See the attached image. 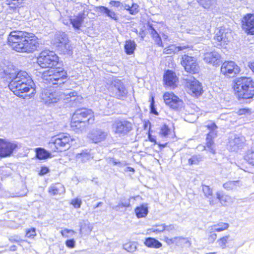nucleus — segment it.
<instances>
[{
	"label": "nucleus",
	"mask_w": 254,
	"mask_h": 254,
	"mask_svg": "<svg viewBox=\"0 0 254 254\" xmlns=\"http://www.w3.org/2000/svg\"><path fill=\"white\" fill-rule=\"evenodd\" d=\"M38 64L42 68L49 67L42 74V78L46 83L55 87L64 84L67 77L66 71L59 65V57L52 51L42 52L37 58Z\"/></svg>",
	"instance_id": "f257e3e1"
},
{
	"label": "nucleus",
	"mask_w": 254,
	"mask_h": 254,
	"mask_svg": "<svg viewBox=\"0 0 254 254\" xmlns=\"http://www.w3.org/2000/svg\"><path fill=\"white\" fill-rule=\"evenodd\" d=\"M7 40L9 46L17 52L32 53L39 46L38 38L35 36L22 31L11 32Z\"/></svg>",
	"instance_id": "f03ea898"
},
{
	"label": "nucleus",
	"mask_w": 254,
	"mask_h": 254,
	"mask_svg": "<svg viewBox=\"0 0 254 254\" xmlns=\"http://www.w3.org/2000/svg\"><path fill=\"white\" fill-rule=\"evenodd\" d=\"M34 83L28 73L25 71L17 72L14 79H11L8 84L9 89L19 97L25 98L23 94L31 91V94L34 93Z\"/></svg>",
	"instance_id": "7ed1b4c3"
},
{
	"label": "nucleus",
	"mask_w": 254,
	"mask_h": 254,
	"mask_svg": "<svg viewBox=\"0 0 254 254\" xmlns=\"http://www.w3.org/2000/svg\"><path fill=\"white\" fill-rule=\"evenodd\" d=\"M234 89L239 100L254 97V81L251 77L241 76L234 80Z\"/></svg>",
	"instance_id": "20e7f679"
},
{
	"label": "nucleus",
	"mask_w": 254,
	"mask_h": 254,
	"mask_svg": "<svg viewBox=\"0 0 254 254\" xmlns=\"http://www.w3.org/2000/svg\"><path fill=\"white\" fill-rule=\"evenodd\" d=\"M73 140L68 134L62 133L53 137L49 142V145L53 151L62 152L68 149Z\"/></svg>",
	"instance_id": "39448f33"
},
{
	"label": "nucleus",
	"mask_w": 254,
	"mask_h": 254,
	"mask_svg": "<svg viewBox=\"0 0 254 254\" xmlns=\"http://www.w3.org/2000/svg\"><path fill=\"white\" fill-rule=\"evenodd\" d=\"M184 83L187 92L191 96L198 97L202 94L203 91L201 83L193 76L184 79Z\"/></svg>",
	"instance_id": "423d86ee"
},
{
	"label": "nucleus",
	"mask_w": 254,
	"mask_h": 254,
	"mask_svg": "<svg viewBox=\"0 0 254 254\" xmlns=\"http://www.w3.org/2000/svg\"><path fill=\"white\" fill-rule=\"evenodd\" d=\"M111 89L114 97L119 99H124L127 97L128 90L124 82L119 79H115L111 83Z\"/></svg>",
	"instance_id": "0eeeda50"
},
{
	"label": "nucleus",
	"mask_w": 254,
	"mask_h": 254,
	"mask_svg": "<svg viewBox=\"0 0 254 254\" xmlns=\"http://www.w3.org/2000/svg\"><path fill=\"white\" fill-rule=\"evenodd\" d=\"M132 129V124L127 120L117 121L113 124V131L120 136L127 135Z\"/></svg>",
	"instance_id": "6e6552de"
},
{
	"label": "nucleus",
	"mask_w": 254,
	"mask_h": 254,
	"mask_svg": "<svg viewBox=\"0 0 254 254\" xmlns=\"http://www.w3.org/2000/svg\"><path fill=\"white\" fill-rule=\"evenodd\" d=\"M181 63L188 72L194 74L199 71V66L193 57L185 55L181 58Z\"/></svg>",
	"instance_id": "1a4fd4ad"
},
{
	"label": "nucleus",
	"mask_w": 254,
	"mask_h": 254,
	"mask_svg": "<svg viewBox=\"0 0 254 254\" xmlns=\"http://www.w3.org/2000/svg\"><path fill=\"white\" fill-rule=\"evenodd\" d=\"M240 71L238 65L233 61H227L223 63L221 67V72L225 76L233 77Z\"/></svg>",
	"instance_id": "9d476101"
},
{
	"label": "nucleus",
	"mask_w": 254,
	"mask_h": 254,
	"mask_svg": "<svg viewBox=\"0 0 254 254\" xmlns=\"http://www.w3.org/2000/svg\"><path fill=\"white\" fill-rule=\"evenodd\" d=\"M231 37V32L230 30L221 27L216 32L215 35L214 37V40L218 42L217 46H224L227 45L230 41Z\"/></svg>",
	"instance_id": "9b49d317"
},
{
	"label": "nucleus",
	"mask_w": 254,
	"mask_h": 254,
	"mask_svg": "<svg viewBox=\"0 0 254 254\" xmlns=\"http://www.w3.org/2000/svg\"><path fill=\"white\" fill-rule=\"evenodd\" d=\"M72 119L86 120L88 124H93L94 121L93 112L91 110L87 109H79L76 110L72 116Z\"/></svg>",
	"instance_id": "f8f14e48"
},
{
	"label": "nucleus",
	"mask_w": 254,
	"mask_h": 254,
	"mask_svg": "<svg viewBox=\"0 0 254 254\" xmlns=\"http://www.w3.org/2000/svg\"><path fill=\"white\" fill-rule=\"evenodd\" d=\"M17 146L14 143L0 139V157L4 158L10 156Z\"/></svg>",
	"instance_id": "ddd939ff"
},
{
	"label": "nucleus",
	"mask_w": 254,
	"mask_h": 254,
	"mask_svg": "<svg viewBox=\"0 0 254 254\" xmlns=\"http://www.w3.org/2000/svg\"><path fill=\"white\" fill-rule=\"evenodd\" d=\"M242 29L248 35H254V14L248 13L242 20Z\"/></svg>",
	"instance_id": "4468645a"
},
{
	"label": "nucleus",
	"mask_w": 254,
	"mask_h": 254,
	"mask_svg": "<svg viewBox=\"0 0 254 254\" xmlns=\"http://www.w3.org/2000/svg\"><path fill=\"white\" fill-rule=\"evenodd\" d=\"M245 141V138L242 136L236 134L231 135L227 145L228 148L231 151H237L243 147Z\"/></svg>",
	"instance_id": "2eb2a0df"
},
{
	"label": "nucleus",
	"mask_w": 254,
	"mask_h": 254,
	"mask_svg": "<svg viewBox=\"0 0 254 254\" xmlns=\"http://www.w3.org/2000/svg\"><path fill=\"white\" fill-rule=\"evenodd\" d=\"M41 99L45 102V104L50 105L52 103L59 101L58 92L53 91L52 89H44L41 95Z\"/></svg>",
	"instance_id": "dca6fc26"
},
{
	"label": "nucleus",
	"mask_w": 254,
	"mask_h": 254,
	"mask_svg": "<svg viewBox=\"0 0 254 254\" xmlns=\"http://www.w3.org/2000/svg\"><path fill=\"white\" fill-rule=\"evenodd\" d=\"M204 62L213 66H219L222 63L220 55L216 51L207 52L203 56Z\"/></svg>",
	"instance_id": "f3484780"
},
{
	"label": "nucleus",
	"mask_w": 254,
	"mask_h": 254,
	"mask_svg": "<svg viewBox=\"0 0 254 254\" xmlns=\"http://www.w3.org/2000/svg\"><path fill=\"white\" fill-rule=\"evenodd\" d=\"M108 133L101 129L93 130L89 134V138L95 143L104 141L107 136Z\"/></svg>",
	"instance_id": "a211bd4d"
},
{
	"label": "nucleus",
	"mask_w": 254,
	"mask_h": 254,
	"mask_svg": "<svg viewBox=\"0 0 254 254\" xmlns=\"http://www.w3.org/2000/svg\"><path fill=\"white\" fill-rule=\"evenodd\" d=\"M216 135L215 130H211L207 134L206 138V149L212 154L215 153L213 138L216 136Z\"/></svg>",
	"instance_id": "6ab92c4d"
},
{
	"label": "nucleus",
	"mask_w": 254,
	"mask_h": 254,
	"mask_svg": "<svg viewBox=\"0 0 254 254\" xmlns=\"http://www.w3.org/2000/svg\"><path fill=\"white\" fill-rule=\"evenodd\" d=\"M163 82L168 87H173L175 85V73L171 70H167L163 75Z\"/></svg>",
	"instance_id": "aec40b11"
},
{
	"label": "nucleus",
	"mask_w": 254,
	"mask_h": 254,
	"mask_svg": "<svg viewBox=\"0 0 254 254\" xmlns=\"http://www.w3.org/2000/svg\"><path fill=\"white\" fill-rule=\"evenodd\" d=\"M89 125L86 120L81 121L79 119H72L71 122V127L76 132L82 131L86 126Z\"/></svg>",
	"instance_id": "412c9836"
},
{
	"label": "nucleus",
	"mask_w": 254,
	"mask_h": 254,
	"mask_svg": "<svg viewBox=\"0 0 254 254\" xmlns=\"http://www.w3.org/2000/svg\"><path fill=\"white\" fill-rule=\"evenodd\" d=\"M84 18V13H79L77 16H74V18L70 19V22L74 29H79L83 22Z\"/></svg>",
	"instance_id": "4be33fe9"
},
{
	"label": "nucleus",
	"mask_w": 254,
	"mask_h": 254,
	"mask_svg": "<svg viewBox=\"0 0 254 254\" xmlns=\"http://www.w3.org/2000/svg\"><path fill=\"white\" fill-rule=\"evenodd\" d=\"M166 105L171 109H175V95L173 92H166L163 96Z\"/></svg>",
	"instance_id": "5701e85b"
},
{
	"label": "nucleus",
	"mask_w": 254,
	"mask_h": 254,
	"mask_svg": "<svg viewBox=\"0 0 254 254\" xmlns=\"http://www.w3.org/2000/svg\"><path fill=\"white\" fill-rule=\"evenodd\" d=\"M98 8L99 9V11L101 13L106 14L107 16L116 21L118 20L119 17L114 11L110 10L108 8L103 6H99Z\"/></svg>",
	"instance_id": "b1692460"
},
{
	"label": "nucleus",
	"mask_w": 254,
	"mask_h": 254,
	"mask_svg": "<svg viewBox=\"0 0 254 254\" xmlns=\"http://www.w3.org/2000/svg\"><path fill=\"white\" fill-rule=\"evenodd\" d=\"M49 192L53 195L61 194L65 192V189L63 185L58 184L51 186L49 188Z\"/></svg>",
	"instance_id": "393cba45"
},
{
	"label": "nucleus",
	"mask_w": 254,
	"mask_h": 254,
	"mask_svg": "<svg viewBox=\"0 0 254 254\" xmlns=\"http://www.w3.org/2000/svg\"><path fill=\"white\" fill-rule=\"evenodd\" d=\"M68 41L66 34L64 32H59L55 36V42L59 48L61 45L67 42Z\"/></svg>",
	"instance_id": "a878e982"
},
{
	"label": "nucleus",
	"mask_w": 254,
	"mask_h": 254,
	"mask_svg": "<svg viewBox=\"0 0 254 254\" xmlns=\"http://www.w3.org/2000/svg\"><path fill=\"white\" fill-rule=\"evenodd\" d=\"M59 100H67L71 97H74L77 96V93L76 91L72 90H65L64 92H58Z\"/></svg>",
	"instance_id": "bb28decb"
},
{
	"label": "nucleus",
	"mask_w": 254,
	"mask_h": 254,
	"mask_svg": "<svg viewBox=\"0 0 254 254\" xmlns=\"http://www.w3.org/2000/svg\"><path fill=\"white\" fill-rule=\"evenodd\" d=\"M176 112H177L181 118L183 117V114H186L184 103L177 96H176Z\"/></svg>",
	"instance_id": "cd10ccee"
},
{
	"label": "nucleus",
	"mask_w": 254,
	"mask_h": 254,
	"mask_svg": "<svg viewBox=\"0 0 254 254\" xmlns=\"http://www.w3.org/2000/svg\"><path fill=\"white\" fill-rule=\"evenodd\" d=\"M144 244L149 248H159L162 246V244L156 239L153 238H146Z\"/></svg>",
	"instance_id": "c85d7f7f"
},
{
	"label": "nucleus",
	"mask_w": 254,
	"mask_h": 254,
	"mask_svg": "<svg viewBox=\"0 0 254 254\" xmlns=\"http://www.w3.org/2000/svg\"><path fill=\"white\" fill-rule=\"evenodd\" d=\"M3 72L6 76L9 78L14 79L16 76V71L13 68V65L9 64L6 66L2 68Z\"/></svg>",
	"instance_id": "c756f323"
},
{
	"label": "nucleus",
	"mask_w": 254,
	"mask_h": 254,
	"mask_svg": "<svg viewBox=\"0 0 254 254\" xmlns=\"http://www.w3.org/2000/svg\"><path fill=\"white\" fill-rule=\"evenodd\" d=\"M136 215L137 218H142L145 217L148 214V207L146 204H142L137 207L135 209Z\"/></svg>",
	"instance_id": "7c9ffc66"
},
{
	"label": "nucleus",
	"mask_w": 254,
	"mask_h": 254,
	"mask_svg": "<svg viewBox=\"0 0 254 254\" xmlns=\"http://www.w3.org/2000/svg\"><path fill=\"white\" fill-rule=\"evenodd\" d=\"M91 158L90 151L88 150H82L81 152L76 154V158L77 160L85 162Z\"/></svg>",
	"instance_id": "2f4dec72"
},
{
	"label": "nucleus",
	"mask_w": 254,
	"mask_h": 254,
	"mask_svg": "<svg viewBox=\"0 0 254 254\" xmlns=\"http://www.w3.org/2000/svg\"><path fill=\"white\" fill-rule=\"evenodd\" d=\"M202 191L204 194V195L208 198L209 200V203L210 205H213L214 204L213 200V193L212 190L208 186L202 185Z\"/></svg>",
	"instance_id": "473e14b6"
},
{
	"label": "nucleus",
	"mask_w": 254,
	"mask_h": 254,
	"mask_svg": "<svg viewBox=\"0 0 254 254\" xmlns=\"http://www.w3.org/2000/svg\"><path fill=\"white\" fill-rule=\"evenodd\" d=\"M50 153L42 148H38L36 149V157L40 159H46L50 157Z\"/></svg>",
	"instance_id": "72a5a7b5"
},
{
	"label": "nucleus",
	"mask_w": 254,
	"mask_h": 254,
	"mask_svg": "<svg viewBox=\"0 0 254 254\" xmlns=\"http://www.w3.org/2000/svg\"><path fill=\"white\" fill-rule=\"evenodd\" d=\"M190 242L187 238L176 237V245L182 248H189L190 246Z\"/></svg>",
	"instance_id": "f704fd0d"
},
{
	"label": "nucleus",
	"mask_w": 254,
	"mask_h": 254,
	"mask_svg": "<svg viewBox=\"0 0 254 254\" xmlns=\"http://www.w3.org/2000/svg\"><path fill=\"white\" fill-rule=\"evenodd\" d=\"M72 47L69 43V41L65 42L59 47V50L63 52L64 54L71 55L72 54Z\"/></svg>",
	"instance_id": "c9c22d12"
},
{
	"label": "nucleus",
	"mask_w": 254,
	"mask_h": 254,
	"mask_svg": "<svg viewBox=\"0 0 254 254\" xmlns=\"http://www.w3.org/2000/svg\"><path fill=\"white\" fill-rule=\"evenodd\" d=\"M229 227V224L228 223L219 222L211 226V230L212 231H215L216 232H221L227 230Z\"/></svg>",
	"instance_id": "e433bc0d"
},
{
	"label": "nucleus",
	"mask_w": 254,
	"mask_h": 254,
	"mask_svg": "<svg viewBox=\"0 0 254 254\" xmlns=\"http://www.w3.org/2000/svg\"><path fill=\"white\" fill-rule=\"evenodd\" d=\"M135 47L136 44L133 41H127L125 45V49L126 53L127 55L132 54L134 52Z\"/></svg>",
	"instance_id": "4c0bfd02"
},
{
	"label": "nucleus",
	"mask_w": 254,
	"mask_h": 254,
	"mask_svg": "<svg viewBox=\"0 0 254 254\" xmlns=\"http://www.w3.org/2000/svg\"><path fill=\"white\" fill-rule=\"evenodd\" d=\"M200 5L205 9H210L216 3V0H196Z\"/></svg>",
	"instance_id": "58836bf2"
},
{
	"label": "nucleus",
	"mask_w": 254,
	"mask_h": 254,
	"mask_svg": "<svg viewBox=\"0 0 254 254\" xmlns=\"http://www.w3.org/2000/svg\"><path fill=\"white\" fill-rule=\"evenodd\" d=\"M245 159L249 164L254 166V146L247 151L245 156Z\"/></svg>",
	"instance_id": "ea45409f"
},
{
	"label": "nucleus",
	"mask_w": 254,
	"mask_h": 254,
	"mask_svg": "<svg viewBox=\"0 0 254 254\" xmlns=\"http://www.w3.org/2000/svg\"><path fill=\"white\" fill-rule=\"evenodd\" d=\"M124 9L128 10L130 14H135L138 12V5L136 3H131V6L129 4L125 3Z\"/></svg>",
	"instance_id": "a19ab883"
},
{
	"label": "nucleus",
	"mask_w": 254,
	"mask_h": 254,
	"mask_svg": "<svg viewBox=\"0 0 254 254\" xmlns=\"http://www.w3.org/2000/svg\"><path fill=\"white\" fill-rule=\"evenodd\" d=\"M216 198L219 200L223 205H226V202L230 199V197L228 195L225 194L222 191L217 192Z\"/></svg>",
	"instance_id": "79ce46f5"
},
{
	"label": "nucleus",
	"mask_w": 254,
	"mask_h": 254,
	"mask_svg": "<svg viewBox=\"0 0 254 254\" xmlns=\"http://www.w3.org/2000/svg\"><path fill=\"white\" fill-rule=\"evenodd\" d=\"M93 227L89 223L83 222L80 225V233L82 234L84 233L86 234H89L92 231Z\"/></svg>",
	"instance_id": "37998d69"
},
{
	"label": "nucleus",
	"mask_w": 254,
	"mask_h": 254,
	"mask_svg": "<svg viewBox=\"0 0 254 254\" xmlns=\"http://www.w3.org/2000/svg\"><path fill=\"white\" fill-rule=\"evenodd\" d=\"M124 249L130 253H133L136 250V243L134 242H129L123 245Z\"/></svg>",
	"instance_id": "c03bdc74"
},
{
	"label": "nucleus",
	"mask_w": 254,
	"mask_h": 254,
	"mask_svg": "<svg viewBox=\"0 0 254 254\" xmlns=\"http://www.w3.org/2000/svg\"><path fill=\"white\" fill-rule=\"evenodd\" d=\"M239 181H228L224 183L223 187L227 190H231L236 189L237 187L239 185Z\"/></svg>",
	"instance_id": "a18cd8bd"
},
{
	"label": "nucleus",
	"mask_w": 254,
	"mask_h": 254,
	"mask_svg": "<svg viewBox=\"0 0 254 254\" xmlns=\"http://www.w3.org/2000/svg\"><path fill=\"white\" fill-rule=\"evenodd\" d=\"M202 160V156L200 154L194 155L189 159L190 165H196Z\"/></svg>",
	"instance_id": "49530a36"
},
{
	"label": "nucleus",
	"mask_w": 254,
	"mask_h": 254,
	"mask_svg": "<svg viewBox=\"0 0 254 254\" xmlns=\"http://www.w3.org/2000/svg\"><path fill=\"white\" fill-rule=\"evenodd\" d=\"M76 232L71 229H64L61 231V235L65 238H69L75 234Z\"/></svg>",
	"instance_id": "de8ad7c7"
},
{
	"label": "nucleus",
	"mask_w": 254,
	"mask_h": 254,
	"mask_svg": "<svg viewBox=\"0 0 254 254\" xmlns=\"http://www.w3.org/2000/svg\"><path fill=\"white\" fill-rule=\"evenodd\" d=\"M229 236H226L221 238L217 240V243L219 246L222 249L226 248V244L227 243Z\"/></svg>",
	"instance_id": "09e8293b"
},
{
	"label": "nucleus",
	"mask_w": 254,
	"mask_h": 254,
	"mask_svg": "<svg viewBox=\"0 0 254 254\" xmlns=\"http://www.w3.org/2000/svg\"><path fill=\"white\" fill-rule=\"evenodd\" d=\"M165 230V226L164 225H160L156 226L153 227L151 229H149L150 232H153L155 234H158Z\"/></svg>",
	"instance_id": "8fccbe9b"
},
{
	"label": "nucleus",
	"mask_w": 254,
	"mask_h": 254,
	"mask_svg": "<svg viewBox=\"0 0 254 254\" xmlns=\"http://www.w3.org/2000/svg\"><path fill=\"white\" fill-rule=\"evenodd\" d=\"M170 133V129L166 125H164L161 127L159 132L160 135L162 136L166 137Z\"/></svg>",
	"instance_id": "3c124183"
},
{
	"label": "nucleus",
	"mask_w": 254,
	"mask_h": 254,
	"mask_svg": "<svg viewBox=\"0 0 254 254\" xmlns=\"http://www.w3.org/2000/svg\"><path fill=\"white\" fill-rule=\"evenodd\" d=\"M209 233L208 235V240L209 243H212L217 238V234L214 232L215 231H212L211 230V227H209Z\"/></svg>",
	"instance_id": "603ef678"
},
{
	"label": "nucleus",
	"mask_w": 254,
	"mask_h": 254,
	"mask_svg": "<svg viewBox=\"0 0 254 254\" xmlns=\"http://www.w3.org/2000/svg\"><path fill=\"white\" fill-rule=\"evenodd\" d=\"M154 104H155V101H154L153 97H152L151 98V102L150 105V113L152 114H153L155 115H158V113L155 108Z\"/></svg>",
	"instance_id": "864d4df0"
},
{
	"label": "nucleus",
	"mask_w": 254,
	"mask_h": 254,
	"mask_svg": "<svg viewBox=\"0 0 254 254\" xmlns=\"http://www.w3.org/2000/svg\"><path fill=\"white\" fill-rule=\"evenodd\" d=\"M82 201L79 198H75L71 200V203L74 206V207L76 208H78L80 207Z\"/></svg>",
	"instance_id": "5fc2aeb1"
},
{
	"label": "nucleus",
	"mask_w": 254,
	"mask_h": 254,
	"mask_svg": "<svg viewBox=\"0 0 254 254\" xmlns=\"http://www.w3.org/2000/svg\"><path fill=\"white\" fill-rule=\"evenodd\" d=\"M65 245L68 248L72 249L75 246V241L73 239L67 240L65 242Z\"/></svg>",
	"instance_id": "6e6d98bb"
},
{
	"label": "nucleus",
	"mask_w": 254,
	"mask_h": 254,
	"mask_svg": "<svg viewBox=\"0 0 254 254\" xmlns=\"http://www.w3.org/2000/svg\"><path fill=\"white\" fill-rule=\"evenodd\" d=\"M110 4L116 7H120L121 8L123 7L124 8L125 4L122 3L119 1H111Z\"/></svg>",
	"instance_id": "4d7b16f0"
},
{
	"label": "nucleus",
	"mask_w": 254,
	"mask_h": 254,
	"mask_svg": "<svg viewBox=\"0 0 254 254\" xmlns=\"http://www.w3.org/2000/svg\"><path fill=\"white\" fill-rule=\"evenodd\" d=\"M36 234L35 229L33 228L26 232V236L28 238H33Z\"/></svg>",
	"instance_id": "13d9d810"
},
{
	"label": "nucleus",
	"mask_w": 254,
	"mask_h": 254,
	"mask_svg": "<svg viewBox=\"0 0 254 254\" xmlns=\"http://www.w3.org/2000/svg\"><path fill=\"white\" fill-rule=\"evenodd\" d=\"M9 240L11 243H19L22 241V240L19 237H18L17 236H10L9 238Z\"/></svg>",
	"instance_id": "bf43d9fd"
},
{
	"label": "nucleus",
	"mask_w": 254,
	"mask_h": 254,
	"mask_svg": "<svg viewBox=\"0 0 254 254\" xmlns=\"http://www.w3.org/2000/svg\"><path fill=\"white\" fill-rule=\"evenodd\" d=\"M149 29H150V32L152 37L153 38V39L159 35L158 34V33L157 32V31L152 27V26H151V25L149 26Z\"/></svg>",
	"instance_id": "052dcab7"
},
{
	"label": "nucleus",
	"mask_w": 254,
	"mask_h": 254,
	"mask_svg": "<svg viewBox=\"0 0 254 254\" xmlns=\"http://www.w3.org/2000/svg\"><path fill=\"white\" fill-rule=\"evenodd\" d=\"M206 127L210 131L215 130L218 128L217 126L214 123L208 124Z\"/></svg>",
	"instance_id": "680f3d73"
},
{
	"label": "nucleus",
	"mask_w": 254,
	"mask_h": 254,
	"mask_svg": "<svg viewBox=\"0 0 254 254\" xmlns=\"http://www.w3.org/2000/svg\"><path fill=\"white\" fill-rule=\"evenodd\" d=\"M153 40L157 45H158L159 46H162V40L159 35L156 37L155 38H154Z\"/></svg>",
	"instance_id": "e2e57ef3"
},
{
	"label": "nucleus",
	"mask_w": 254,
	"mask_h": 254,
	"mask_svg": "<svg viewBox=\"0 0 254 254\" xmlns=\"http://www.w3.org/2000/svg\"><path fill=\"white\" fill-rule=\"evenodd\" d=\"M9 2H11L14 5L18 6L19 4L22 3L24 0H7Z\"/></svg>",
	"instance_id": "0e129e2a"
},
{
	"label": "nucleus",
	"mask_w": 254,
	"mask_h": 254,
	"mask_svg": "<svg viewBox=\"0 0 254 254\" xmlns=\"http://www.w3.org/2000/svg\"><path fill=\"white\" fill-rule=\"evenodd\" d=\"M49 172V169L46 167H43L41 168L39 175H44L46 174Z\"/></svg>",
	"instance_id": "69168bd1"
},
{
	"label": "nucleus",
	"mask_w": 254,
	"mask_h": 254,
	"mask_svg": "<svg viewBox=\"0 0 254 254\" xmlns=\"http://www.w3.org/2000/svg\"><path fill=\"white\" fill-rule=\"evenodd\" d=\"M249 112V110L247 109H241L238 111V114L240 115L246 114Z\"/></svg>",
	"instance_id": "338daca9"
},
{
	"label": "nucleus",
	"mask_w": 254,
	"mask_h": 254,
	"mask_svg": "<svg viewBox=\"0 0 254 254\" xmlns=\"http://www.w3.org/2000/svg\"><path fill=\"white\" fill-rule=\"evenodd\" d=\"M123 205H124L123 202H121L119 203L118 205L113 207V209L116 211H118L120 208H122V207H124V206H123Z\"/></svg>",
	"instance_id": "774afa93"
}]
</instances>
